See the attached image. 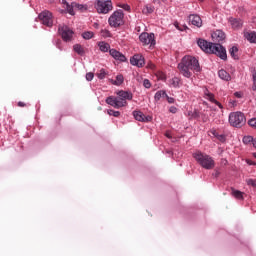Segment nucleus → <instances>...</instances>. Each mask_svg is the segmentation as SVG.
Segmentation results:
<instances>
[{"mask_svg":"<svg viewBox=\"0 0 256 256\" xmlns=\"http://www.w3.org/2000/svg\"><path fill=\"white\" fill-rule=\"evenodd\" d=\"M248 125L253 129H256V118H251L250 120H248Z\"/></svg>","mask_w":256,"mask_h":256,"instance_id":"nucleus-39","label":"nucleus"},{"mask_svg":"<svg viewBox=\"0 0 256 256\" xmlns=\"http://www.w3.org/2000/svg\"><path fill=\"white\" fill-rule=\"evenodd\" d=\"M95 9L100 15H107V13L113 11V2L111 0H97Z\"/></svg>","mask_w":256,"mask_h":256,"instance_id":"nucleus-6","label":"nucleus"},{"mask_svg":"<svg viewBox=\"0 0 256 256\" xmlns=\"http://www.w3.org/2000/svg\"><path fill=\"white\" fill-rule=\"evenodd\" d=\"M214 44L215 43L209 42V41H207V40H205L203 38H199L197 40L198 47H200V49L203 50L204 53H209L210 54L211 53V49H213V45Z\"/></svg>","mask_w":256,"mask_h":256,"instance_id":"nucleus-12","label":"nucleus"},{"mask_svg":"<svg viewBox=\"0 0 256 256\" xmlns=\"http://www.w3.org/2000/svg\"><path fill=\"white\" fill-rule=\"evenodd\" d=\"M27 104H25V102H18V107H26Z\"/></svg>","mask_w":256,"mask_h":256,"instance_id":"nucleus-53","label":"nucleus"},{"mask_svg":"<svg viewBox=\"0 0 256 256\" xmlns=\"http://www.w3.org/2000/svg\"><path fill=\"white\" fill-rule=\"evenodd\" d=\"M116 96H108L106 98L107 105H110L114 109H121V107H127V101H133V92L131 91H125V90H119Z\"/></svg>","mask_w":256,"mask_h":256,"instance_id":"nucleus-2","label":"nucleus"},{"mask_svg":"<svg viewBox=\"0 0 256 256\" xmlns=\"http://www.w3.org/2000/svg\"><path fill=\"white\" fill-rule=\"evenodd\" d=\"M178 70L186 79H191L194 73H201L203 70L201 64H199V59L195 56L186 55L184 56L180 63H178Z\"/></svg>","mask_w":256,"mask_h":256,"instance_id":"nucleus-1","label":"nucleus"},{"mask_svg":"<svg viewBox=\"0 0 256 256\" xmlns=\"http://www.w3.org/2000/svg\"><path fill=\"white\" fill-rule=\"evenodd\" d=\"M210 55H216L222 61H227V49L219 43L213 44Z\"/></svg>","mask_w":256,"mask_h":256,"instance_id":"nucleus-8","label":"nucleus"},{"mask_svg":"<svg viewBox=\"0 0 256 256\" xmlns=\"http://www.w3.org/2000/svg\"><path fill=\"white\" fill-rule=\"evenodd\" d=\"M86 81H91L94 77H95V74L93 72H88L86 73Z\"/></svg>","mask_w":256,"mask_h":256,"instance_id":"nucleus-41","label":"nucleus"},{"mask_svg":"<svg viewBox=\"0 0 256 256\" xmlns=\"http://www.w3.org/2000/svg\"><path fill=\"white\" fill-rule=\"evenodd\" d=\"M125 81V78L123 77V75H117L116 76V80H111L112 85H123V82Z\"/></svg>","mask_w":256,"mask_h":256,"instance_id":"nucleus-29","label":"nucleus"},{"mask_svg":"<svg viewBox=\"0 0 256 256\" xmlns=\"http://www.w3.org/2000/svg\"><path fill=\"white\" fill-rule=\"evenodd\" d=\"M239 47L237 46H232L229 49V54L232 57V59H234V61H239Z\"/></svg>","mask_w":256,"mask_h":256,"instance_id":"nucleus-23","label":"nucleus"},{"mask_svg":"<svg viewBox=\"0 0 256 256\" xmlns=\"http://www.w3.org/2000/svg\"><path fill=\"white\" fill-rule=\"evenodd\" d=\"M167 153H168L169 155H171V154H172V152H171V151H167Z\"/></svg>","mask_w":256,"mask_h":256,"instance_id":"nucleus-58","label":"nucleus"},{"mask_svg":"<svg viewBox=\"0 0 256 256\" xmlns=\"http://www.w3.org/2000/svg\"><path fill=\"white\" fill-rule=\"evenodd\" d=\"M209 133L212 137H215V139L220 141V143H225V141H227V136H225V134H219L215 128L210 129Z\"/></svg>","mask_w":256,"mask_h":256,"instance_id":"nucleus-18","label":"nucleus"},{"mask_svg":"<svg viewBox=\"0 0 256 256\" xmlns=\"http://www.w3.org/2000/svg\"><path fill=\"white\" fill-rule=\"evenodd\" d=\"M229 124L231 127H235L236 129H241L245 123H247V118L245 114L241 111L231 112L228 118Z\"/></svg>","mask_w":256,"mask_h":256,"instance_id":"nucleus-4","label":"nucleus"},{"mask_svg":"<svg viewBox=\"0 0 256 256\" xmlns=\"http://www.w3.org/2000/svg\"><path fill=\"white\" fill-rule=\"evenodd\" d=\"M74 9L81 11V13H85V11H87L88 9V6L87 4H79L77 2H74Z\"/></svg>","mask_w":256,"mask_h":256,"instance_id":"nucleus-28","label":"nucleus"},{"mask_svg":"<svg viewBox=\"0 0 256 256\" xmlns=\"http://www.w3.org/2000/svg\"><path fill=\"white\" fill-rule=\"evenodd\" d=\"M229 103H231L232 105H237V101L235 100H230Z\"/></svg>","mask_w":256,"mask_h":256,"instance_id":"nucleus-56","label":"nucleus"},{"mask_svg":"<svg viewBox=\"0 0 256 256\" xmlns=\"http://www.w3.org/2000/svg\"><path fill=\"white\" fill-rule=\"evenodd\" d=\"M248 185H251V187H256V180L255 179H249Z\"/></svg>","mask_w":256,"mask_h":256,"instance_id":"nucleus-46","label":"nucleus"},{"mask_svg":"<svg viewBox=\"0 0 256 256\" xmlns=\"http://www.w3.org/2000/svg\"><path fill=\"white\" fill-rule=\"evenodd\" d=\"M187 115L189 116V120L199 119L201 117V112H199V110L195 109L194 111H188Z\"/></svg>","mask_w":256,"mask_h":256,"instance_id":"nucleus-27","label":"nucleus"},{"mask_svg":"<svg viewBox=\"0 0 256 256\" xmlns=\"http://www.w3.org/2000/svg\"><path fill=\"white\" fill-rule=\"evenodd\" d=\"M124 11H131V6L129 4H122L120 6Z\"/></svg>","mask_w":256,"mask_h":256,"instance_id":"nucleus-42","label":"nucleus"},{"mask_svg":"<svg viewBox=\"0 0 256 256\" xmlns=\"http://www.w3.org/2000/svg\"><path fill=\"white\" fill-rule=\"evenodd\" d=\"M232 197H235V199L238 200H243V192L232 188Z\"/></svg>","mask_w":256,"mask_h":256,"instance_id":"nucleus-32","label":"nucleus"},{"mask_svg":"<svg viewBox=\"0 0 256 256\" xmlns=\"http://www.w3.org/2000/svg\"><path fill=\"white\" fill-rule=\"evenodd\" d=\"M62 4L66 7V5H69V2H67V0H62Z\"/></svg>","mask_w":256,"mask_h":256,"instance_id":"nucleus-55","label":"nucleus"},{"mask_svg":"<svg viewBox=\"0 0 256 256\" xmlns=\"http://www.w3.org/2000/svg\"><path fill=\"white\" fill-rule=\"evenodd\" d=\"M219 175H221V172L219 171V169H215L214 173H212V177H214L215 179H217Z\"/></svg>","mask_w":256,"mask_h":256,"instance_id":"nucleus-44","label":"nucleus"},{"mask_svg":"<svg viewBox=\"0 0 256 256\" xmlns=\"http://www.w3.org/2000/svg\"><path fill=\"white\" fill-rule=\"evenodd\" d=\"M53 45H55V47L57 49H59V51H63V42L61 41V39L57 38L53 40Z\"/></svg>","mask_w":256,"mask_h":256,"instance_id":"nucleus-34","label":"nucleus"},{"mask_svg":"<svg viewBox=\"0 0 256 256\" xmlns=\"http://www.w3.org/2000/svg\"><path fill=\"white\" fill-rule=\"evenodd\" d=\"M73 51L77 55H80V57H85V48L81 44H74Z\"/></svg>","mask_w":256,"mask_h":256,"instance_id":"nucleus-21","label":"nucleus"},{"mask_svg":"<svg viewBox=\"0 0 256 256\" xmlns=\"http://www.w3.org/2000/svg\"><path fill=\"white\" fill-rule=\"evenodd\" d=\"M174 27H176L178 29V31H183V28H181V26H179V22H174Z\"/></svg>","mask_w":256,"mask_h":256,"instance_id":"nucleus-50","label":"nucleus"},{"mask_svg":"<svg viewBox=\"0 0 256 256\" xmlns=\"http://www.w3.org/2000/svg\"><path fill=\"white\" fill-rule=\"evenodd\" d=\"M98 47L102 53H108V51H111V45L105 41L98 42Z\"/></svg>","mask_w":256,"mask_h":256,"instance_id":"nucleus-22","label":"nucleus"},{"mask_svg":"<svg viewBox=\"0 0 256 256\" xmlns=\"http://www.w3.org/2000/svg\"><path fill=\"white\" fill-rule=\"evenodd\" d=\"M132 115L134 119L140 123H151V121H153V116L145 115L141 110H134Z\"/></svg>","mask_w":256,"mask_h":256,"instance_id":"nucleus-11","label":"nucleus"},{"mask_svg":"<svg viewBox=\"0 0 256 256\" xmlns=\"http://www.w3.org/2000/svg\"><path fill=\"white\" fill-rule=\"evenodd\" d=\"M228 21L232 29H241V27H243V20H241V18L230 17Z\"/></svg>","mask_w":256,"mask_h":256,"instance_id":"nucleus-17","label":"nucleus"},{"mask_svg":"<svg viewBox=\"0 0 256 256\" xmlns=\"http://www.w3.org/2000/svg\"><path fill=\"white\" fill-rule=\"evenodd\" d=\"M168 0H152V3H157V5H160L162 3H167Z\"/></svg>","mask_w":256,"mask_h":256,"instance_id":"nucleus-48","label":"nucleus"},{"mask_svg":"<svg viewBox=\"0 0 256 256\" xmlns=\"http://www.w3.org/2000/svg\"><path fill=\"white\" fill-rule=\"evenodd\" d=\"M246 163L247 165H253V166L256 165V162L252 161L251 159H246Z\"/></svg>","mask_w":256,"mask_h":256,"instance_id":"nucleus-49","label":"nucleus"},{"mask_svg":"<svg viewBox=\"0 0 256 256\" xmlns=\"http://www.w3.org/2000/svg\"><path fill=\"white\" fill-rule=\"evenodd\" d=\"M38 19L45 27H53V13L49 10H43L39 15Z\"/></svg>","mask_w":256,"mask_h":256,"instance_id":"nucleus-9","label":"nucleus"},{"mask_svg":"<svg viewBox=\"0 0 256 256\" xmlns=\"http://www.w3.org/2000/svg\"><path fill=\"white\" fill-rule=\"evenodd\" d=\"M218 77L222 81H226V82L231 81V74H229V72H227L225 69H220L218 71Z\"/></svg>","mask_w":256,"mask_h":256,"instance_id":"nucleus-19","label":"nucleus"},{"mask_svg":"<svg viewBox=\"0 0 256 256\" xmlns=\"http://www.w3.org/2000/svg\"><path fill=\"white\" fill-rule=\"evenodd\" d=\"M124 17L125 14L121 9L114 11L108 19L110 27H114L115 29H117V27H121V25H123Z\"/></svg>","mask_w":256,"mask_h":256,"instance_id":"nucleus-5","label":"nucleus"},{"mask_svg":"<svg viewBox=\"0 0 256 256\" xmlns=\"http://www.w3.org/2000/svg\"><path fill=\"white\" fill-rule=\"evenodd\" d=\"M225 37V32H223V30H216L212 33V41H214V43H223V41H225Z\"/></svg>","mask_w":256,"mask_h":256,"instance_id":"nucleus-15","label":"nucleus"},{"mask_svg":"<svg viewBox=\"0 0 256 256\" xmlns=\"http://www.w3.org/2000/svg\"><path fill=\"white\" fill-rule=\"evenodd\" d=\"M143 87H145V89H151V81L149 79H144Z\"/></svg>","mask_w":256,"mask_h":256,"instance_id":"nucleus-38","label":"nucleus"},{"mask_svg":"<svg viewBox=\"0 0 256 256\" xmlns=\"http://www.w3.org/2000/svg\"><path fill=\"white\" fill-rule=\"evenodd\" d=\"M214 105H217V107H219V109H223V104H221L219 101H215Z\"/></svg>","mask_w":256,"mask_h":256,"instance_id":"nucleus-51","label":"nucleus"},{"mask_svg":"<svg viewBox=\"0 0 256 256\" xmlns=\"http://www.w3.org/2000/svg\"><path fill=\"white\" fill-rule=\"evenodd\" d=\"M130 63L134 67H143L145 65V57L142 54H135L130 58Z\"/></svg>","mask_w":256,"mask_h":256,"instance_id":"nucleus-13","label":"nucleus"},{"mask_svg":"<svg viewBox=\"0 0 256 256\" xmlns=\"http://www.w3.org/2000/svg\"><path fill=\"white\" fill-rule=\"evenodd\" d=\"M66 13H69V15H75V2H72L71 4H67L65 6Z\"/></svg>","mask_w":256,"mask_h":256,"instance_id":"nucleus-30","label":"nucleus"},{"mask_svg":"<svg viewBox=\"0 0 256 256\" xmlns=\"http://www.w3.org/2000/svg\"><path fill=\"white\" fill-rule=\"evenodd\" d=\"M169 86L173 87L174 89H179L181 87V78L173 77L169 81Z\"/></svg>","mask_w":256,"mask_h":256,"instance_id":"nucleus-24","label":"nucleus"},{"mask_svg":"<svg viewBox=\"0 0 256 256\" xmlns=\"http://www.w3.org/2000/svg\"><path fill=\"white\" fill-rule=\"evenodd\" d=\"M234 96H235L237 99H241V98H243V92H235V93H234Z\"/></svg>","mask_w":256,"mask_h":256,"instance_id":"nucleus-47","label":"nucleus"},{"mask_svg":"<svg viewBox=\"0 0 256 256\" xmlns=\"http://www.w3.org/2000/svg\"><path fill=\"white\" fill-rule=\"evenodd\" d=\"M165 137H167V139H171V138H172L171 133L166 132V133H165Z\"/></svg>","mask_w":256,"mask_h":256,"instance_id":"nucleus-54","label":"nucleus"},{"mask_svg":"<svg viewBox=\"0 0 256 256\" xmlns=\"http://www.w3.org/2000/svg\"><path fill=\"white\" fill-rule=\"evenodd\" d=\"M169 111H170V113L175 114V113H177L179 111V109L177 107H175V106H171L169 108Z\"/></svg>","mask_w":256,"mask_h":256,"instance_id":"nucleus-45","label":"nucleus"},{"mask_svg":"<svg viewBox=\"0 0 256 256\" xmlns=\"http://www.w3.org/2000/svg\"><path fill=\"white\" fill-rule=\"evenodd\" d=\"M102 33H104L105 37H111V32L108 30L102 31Z\"/></svg>","mask_w":256,"mask_h":256,"instance_id":"nucleus-52","label":"nucleus"},{"mask_svg":"<svg viewBox=\"0 0 256 256\" xmlns=\"http://www.w3.org/2000/svg\"><path fill=\"white\" fill-rule=\"evenodd\" d=\"M165 99H167L168 103H170V104L175 103V98L170 97L168 94H166Z\"/></svg>","mask_w":256,"mask_h":256,"instance_id":"nucleus-43","label":"nucleus"},{"mask_svg":"<svg viewBox=\"0 0 256 256\" xmlns=\"http://www.w3.org/2000/svg\"><path fill=\"white\" fill-rule=\"evenodd\" d=\"M96 77H98L100 80L105 79V77H107V71H105L104 68L100 69V71L96 74Z\"/></svg>","mask_w":256,"mask_h":256,"instance_id":"nucleus-35","label":"nucleus"},{"mask_svg":"<svg viewBox=\"0 0 256 256\" xmlns=\"http://www.w3.org/2000/svg\"><path fill=\"white\" fill-rule=\"evenodd\" d=\"M154 12H155V6L153 5H146L143 9L144 15H151Z\"/></svg>","mask_w":256,"mask_h":256,"instance_id":"nucleus-31","label":"nucleus"},{"mask_svg":"<svg viewBox=\"0 0 256 256\" xmlns=\"http://www.w3.org/2000/svg\"><path fill=\"white\" fill-rule=\"evenodd\" d=\"M167 97V91L165 90H158L154 95V101L158 103L161 99H165Z\"/></svg>","mask_w":256,"mask_h":256,"instance_id":"nucleus-26","label":"nucleus"},{"mask_svg":"<svg viewBox=\"0 0 256 256\" xmlns=\"http://www.w3.org/2000/svg\"><path fill=\"white\" fill-rule=\"evenodd\" d=\"M93 32L92 31H86L84 33H82V37L83 39L89 40V39H93Z\"/></svg>","mask_w":256,"mask_h":256,"instance_id":"nucleus-37","label":"nucleus"},{"mask_svg":"<svg viewBox=\"0 0 256 256\" xmlns=\"http://www.w3.org/2000/svg\"><path fill=\"white\" fill-rule=\"evenodd\" d=\"M58 34L61 36L62 41L65 43H71V41H73V35H75V32H73V30L67 25H59Z\"/></svg>","mask_w":256,"mask_h":256,"instance_id":"nucleus-7","label":"nucleus"},{"mask_svg":"<svg viewBox=\"0 0 256 256\" xmlns=\"http://www.w3.org/2000/svg\"><path fill=\"white\" fill-rule=\"evenodd\" d=\"M109 53L111 57L115 59V61H120V63H125L127 61V57H125L124 54L117 49H110Z\"/></svg>","mask_w":256,"mask_h":256,"instance_id":"nucleus-14","label":"nucleus"},{"mask_svg":"<svg viewBox=\"0 0 256 256\" xmlns=\"http://www.w3.org/2000/svg\"><path fill=\"white\" fill-rule=\"evenodd\" d=\"M252 81H253L252 91H256V71L252 74Z\"/></svg>","mask_w":256,"mask_h":256,"instance_id":"nucleus-40","label":"nucleus"},{"mask_svg":"<svg viewBox=\"0 0 256 256\" xmlns=\"http://www.w3.org/2000/svg\"><path fill=\"white\" fill-rule=\"evenodd\" d=\"M253 136L251 135H246L242 138V143L244 145H251L253 143Z\"/></svg>","mask_w":256,"mask_h":256,"instance_id":"nucleus-33","label":"nucleus"},{"mask_svg":"<svg viewBox=\"0 0 256 256\" xmlns=\"http://www.w3.org/2000/svg\"><path fill=\"white\" fill-rule=\"evenodd\" d=\"M195 161L202 167V169H207L208 171L215 168V159L211 155L197 151L192 154Z\"/></svg>","mask_w":256,"mask_h":256,"instance_id":"nucleus-3","label":"nucleus"},{"mask_svg":"<svg viewBox=\"0 0 256 256\" xmlns=\"http://www.w3.org/2000/svg\"><path fill=\"white\" fill-rule=\"evenodd\" d=\"M200 1H203V0H200Z\"/></svg>","mask_w":256,"mask_h":256,"instance_id":"nucleus-59","label":"nucleus"},{"mask_svg":"<svg viewBox=\"0 0 256 256\" xmlns=\"http://www.w3.org/2000/svg\"><path fill=\"white\" fill-rule=\"evenodd\" d=\"M253 157L256 159V152L253 153Z\"/></svg>","mask_w":256,"mask_h":256,"instance_id":"nucleus-57","label":"nucleus"},{"mask_svg":"<svg viewBox=\"0 0 256 256\" xmlns=\"http://www.w3.org/2000/svg\"><path fill=\"white\" fill-rule=\"evenodd\" d=\"M244 37H245V39H247V41H249V43L256 44V32L255 31L245 32Z\"/></svg>","mask_w":256,"mask_h":256,"instance_id":"nucleus-25","label":"nucleus"},{"mask_svg":"<svg viewBox=\"0 0 256 256\" xmlns=\"http://www.w3.org/2000/svg\"><path fill=\"white\" fill-rule=\"evenodd\" d=\"M139 41L142 43V45L147 46L150 45V47H155L156 40H155V34L154 33H148V32H142L139 35Z\"/></svg>","mask_w":256,"mask_h":256,"instance_id":"nucleus-10","label":"nucleus"},{"mask_svg":"<svg viewBox=\"0 0 256 256\" xmlns=\"http://www.w3.org/2000/svg\"><path fill=\"white\" fill-rule=\"evenodd\" d=\"M203 93H204V99H206L207 101H210V103H214L216 102L217 100L215 99V94L211 93V91H209L208 88H205L203 90Z\"/></svg>","mask_w":256,"mask_h":256,"instance_id":"nucleus-20","label":"nucleus"},{"mask_svg":"<svg viewBox=\"0 0 256 256\" xmlns=\"http://www.w3.org/2000/svg\"><path fill=\"white\" fill-rule=\"evenodd\" d=\"M189 23L194 25L195 27H201L203 25V20L197 14H190L188 17Z\"/></svg>","mask_w":256,"mask_h":256,"instance_id":"nucleus-16","label":"nucleus"},{"mask_svg":"<svg viewBox=\"0 0 256 256\" xmlns=\"http://www.w3.org/2000/svg\"><path fill=\"white\" fill-rule=\"evenodd\" d=\"M107 113L111 116V117H120L121 116V112L120 111H115L113 109H108Z\"/></svg>","mask_w":256,"mask_h":256,"instance_id":"nucleus-36","label":"nucleus"}]
</instances>
